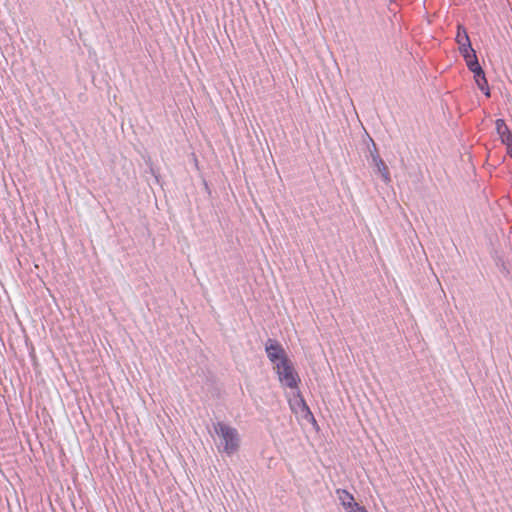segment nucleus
I'll return each instance as SVG.
<instances>
[{"label":"nucleus","instance_id":"1","mask_svg":"<svg viewBox=\"0 0 512 512\" xmlns=\"http://www.w3.org/2000/svg\"><path fill=\"white\" fill-rule=\"evenodd\" d=\"M215 433L221 438V446L227 455L234 454L240 444L239 433L236 428L229 426L223 422L213 424Z\"/></svg>","mask_w":512,"mask_h":512},{"label":"nucleus","instance_id":"2","mask_svg":"<svg viewBox=\"0 0 512 512\" xmlns=\"http://www.w3.org/2000/svg\"><path fill=\"white\" fill-rule=\"evenodd\" d=\"M274 369L282 385L292 389L297 388L300 379L289 359L282 360L277 366H274Z\"/></svg>","mask_w":512,"mask_h":512},{"label":"nucleus","instance_id":"3","mask_svg":"<svg viewBox=\"0 0 512 512\" xmlns=\"http://www.w3.org/2000/svg\"><path fill=\"white\" fill-rule=\"evenodd\" d=\"M265 352L268 359L274 364V366H277V364L282 362V360H288L282 345L274 339L269 338L267 340L265 344Z\"/></svg>","mask_w":512,"mask_h":512},{"label":"nucleus","instance_id":"4","mask_svg":"<svg viewBox=\"0 0 512 512\" xmlns=\"http://www.w3.org/2000/svg\"><path fill=\"white\" fill-rule=\"evenodd\" d=\"M464 59L466 61V64H467V67L469 68V70L474 73V77H481V79L484 81V83H486L484 71L482 70V68L478 62L476 53L473 52V53H470V55H465Z\"/></svg>","mask_w":512,"mask_h":512},{"label":"nucleus","instance_id":"5","mask_svg":"<svg viewBox=\"0 0 512 512\" xmlns=\"http://www.w3.org/2000/svg\"><path fill=\"white\" fill-rule=\"evenodd\" d=\"M372 163L375 165L378 172L381 174L383 181L386 184H388L391 181L390 173L388 167L386 166L385 162L381 159L378 152H375V154H373Z\"/></svg>","mask_w":512,"mask_h":512},{"label":"nucleus","instance_id":"6","mask_svg":"<svg viewBox=\"0 0 512 512\" xmlns=\"http://www.w3.org/2000/svg\"><path fill=\"white\" fill-rule=\"evenodd\" d=\"M496 131L503 144L512 143V133L503 119L496 120Z\"/></svg>","mask_w":512,"mask_h":512},{"label":"nucleus","instance_id":"7","mask_svg":"<svg viewBox=\"0 0 512 512\" xmlns=\"http://www.w3.org/2000/svg\"><path fill=\"white\" fill-rule=\"evenodd\" d=\"M337 494L342 506L346 511H348L353 506L358 504L357 502H355L353 495L345 489H338Z\"/></svg>","mask_w":512,"mask_h":512},{"label":"nucleus","instance_id":"8","mask_svg":"<svg viewBox=\"0 0 512 512\" xmlns=\"http://www.w3.org/2000/svg\"><path fill=\"white\" fill-rule=\"evenodd\" d=\"M456 41L459 46H468L471 43L467 31L460 25L458 26Z\"/></svg>","mask_w":512,"mask_h":512},{"label":"nucleus","instance_id":"9","mask_svg":"<svg viewBox=\"0 0 512 512\" xmlns=\"http://www.w3.org/2000/svg\"><path fill=\"white\" fill-rule=\"evenodd\" d=\"M299 406H300L301 411L303 413V418H305L308 421H313L315 423L316 421L314 419V416H313L312 412L310 411V408L308 407V405L306 404V402L304 401L303 398H300Z\"/></svg>","mask_w":512,"mask_h":512},{"label":"nucleus","instance_id":"10","mask_svg":"<svg viewBox=\"0 0 512 512\" xmlns=\"http://www.w3.org/2000/svg\"><path fill=\"white\" fill-rule=\"evenodd\" d=\"M475 80L481 91L485 94V96H490V91L487 87V82L484 83L481 77H475Z\"/></svg>","mask_w":512,"mask_h":512},{"label":"nucleus","instance_id":"11","mask_svg":"<svg viewBox=\"0 0 512 512\" xmlns=\"http://www.w3.org/2000/svg\"><path fill=\"white\" fill-rule=\"evenodd\" d=\"M459 50L464 58L465 55H470V53L475 52V50L471 46V43H469L468 46H459Z\"/></svg>","mask_w":512,"mask_h":512},{"label":"nucleus","instance_id":"12","mask_svg":"<svg viewBox=\"0 0 512 512\" xmlns=\"http://www.w3.org/2000/svg\"><path fill=\"white\" fill-rule=\"evenodd\" d=\"M346 512H367V510L365 509V507L360 506L359 504H356L355 506H353L351 509H349Z\"/></svg>","mask_w":512,"mask_h":512},{"label":"nucleus","instance_id":"13","mask_svg":"<svg viewBox=\"0 0 512 512\" xmlns=\"http://www.w3.org/2000/svg\"><path fill=\"white\" fill-rule=\"evenodd\" d=\"M370 142H371V146L372 147H368L369 149V152H370V157H371V160L373 161V154H375V152H378L377 151V148H376V144L374 143V141L370 138Z\"/></svg>","mask_w":512,"mask_h":512},{"label":"nucleus","instance_id":"14","mask_svg":"<svg viewBox=\"0 0 512 512\" xmlns=\"http://www.w3.org/2000/svg\"><path fill=\"white\" fill-rule=\"evenodd\" d=\"M505 145L507 146L509 156L512 158V143H506Z\"/></svg>","mask_w":512,"mask_h":512}]
</instances>
